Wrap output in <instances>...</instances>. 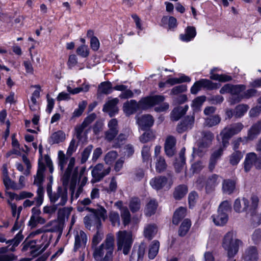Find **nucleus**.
Instances as JSON below:
<instances>
[{"instance_id": "a211bd4d", "label": "nucleus", "mask_w": 261, "mask_h": 261, "mask_svg": "<svg viewBox=\"0 0 261 261\" xmlns=\"http://www.w3.org/2000/svg\"><path fill=\"white\" fill-rule=\"evenodd\" d=\"M220 182L219 176L213 174L207 179L205 184V190L206 193H210L214 191L215 188Z\"/></svg>"}, {"instance_id": "3c124183", "label": "nucleus", "mask_w": 261, "mask_h": 261, "mask_svg": "<svg viewBox=\"0 0 261 261\" xmlns=\"http://www.w3.org/2000/svg\"><path fill=\"white\" fill-rule=\"evenodd\" d=\"M65 138V134L62 131H58L53 133L51 137L50 140L53 143H59L62 142Z\"/></svg>"}, {"instance_id": "a18cd8bd", "label": "nucleus", "mask_w": 261, "mask_h": 261, "mask_svg": "<svg viewBox=\"0 0 261 261\" xmlns=\"http://www.w3.org/2000/svg\"><path fill=\"white\" fill-rule=\"evenodd\" d=\"M7 203L11 207L12 216L18 219L22 209V206L17 207L15 203L12 202L10 200H7Z\"/></svg>"}, {"instance_id": "f03ea898", "label": "nucleus", "mask_w": 261, "mask_h": 261, "mask_svg": "<svg viewBox=\"0 0 261 261\" xmlns=\"http://www.w3.org/2000/svg\"><path fill=\"white\" fill-rule=\"evenodd\" d=\"M242 244V242L236 238V233L232 231L227 232L223 238L222 247L227 252L229 259L232 261V258L238 253L239 247Z\"/></svg>"}, {"instance_id": "cd10ccee", "label": "nucleus", "mask_w": 261, "mask_h": 261, "mask_svg": "<svg viewBox=\"0 0 261 261\" xmlns=\"http://www.w3.org/2000/svg\"><path fill=\"white\" fill-rule=\"evenodd\" d=\"M138 107H139V104L138 105L135 100H131L125 102L123 105V108L124 113L126 115H129L135 113Z\"/></svg>"}, {"instance_id": "7ed1b4c3", "label": "nucleus", "mask_w": 261, "mask_h": 261, "mask_svg": "<svg viewBox=\"0 0 261 261\" xmlns=\"http://www.w3.org/2000/svg\"><path fill=\"white\" fill-rule=\"evenodd\" d=\"M116 238L118 250H123V253L127 254L133 243L132 233L125 230L119 231L116 233Z\"/></svg>"}, {"instance_id": "5fc2aeb1", "label": "nucleus", "mask_w": 261, "mask_h": 261, "mask_svg": "<svg viewBox=\"0 0 261 261\" xmlns=\"http://www.w3.org/2000/svg\"><path fill=\"white\" fill-rule=\"evenodd\" d=\"M109 218L113 226H119L120 224V220L119 214L114 211H111L109 215Z\"/></svg>"}, {"instance_id": "2f4dec72", "label": "nucleus", "mask_w": 261, "mask_h": 261, "mask_svg": "<svg viewBox=\"0 0 261 261\" xmlns=\"http://www.w3.org/2000/svg\"><path fill=\"white\" fill-rule=\"evenodd\" d=\"M167 178L165 177H155L150 181L151 186L156 190L162 188L165 186Z\"/></svg>"}, {"instance_id": "49530a36", "label": "nucleus", "mask_w": 261, "mask_h": 261, "mask_svg": "<svg viewBox=\"0 0 261 261\" xmlns=\"http://www.w3.org/2000/svg\"><path fill=\"white\" fill-rule=\"evenodd\" d=\"M205 101V97L204 96H198L194 99L191 105L193 111H199Z\"/></svg>"}, {"instance_id": "37998d69", "label": "nucleus", "mask_w": 261, "mask_h": 261, "mask_svg": "<svg viewBox=\"0 0 261 261\" xmlns=\"http://www.w3.org/2000/svg\"><path fill=\"white\" fill-rule=\"evenodd\" d=\"M216 70L215 69H213L211 71V76L210 78L212 80L218 81L219 82H225L229 81L231 80V77L230 76L225 75V74H218L214 73V71Z\"/></svg>"}, {"instance_id": "7c9ffc66", "label": "nucleus", "mask_w": 261, "mask_h": 261, "mask_svg": "<svg viewBox=\"0 0 261 261\" xmlns=\"http://www.w3.org/2000/svg\"><path fill=\"white\" fill-rule=\"evenodd\" d=\"M158 228L155 224L147 225L144 229L145 237L149 240H151L156 234Z\"/></svg>"}, {"instance_id": "052dcab7", "label": "nucleus", "mask_w": 261, "mask_h": 261, "mask_svg": "<svg viewBox=\"0 0 261 261\" xmlns=\"http://www.w3.org/2000/svg\"><path fill=\"white\" fill-rule=\"evenodd\" d=\"M86 106L87 102L85 101H82L80 102L79 104L78 108L75 109L72 114V117H77L81 116L86 108Z\"/></svg>"}, {"instance_id": "9b49d317", "label": "nucleus", "mask_w": 261, "mask_h": 261, "mask_svg": "<svg viewBox=\"0 0 261 261\" xmlns=\"http://www.w3.org/2000/svg\"><path fill=\"white\" fill-rule=\"evenodd\" d=\"M164 99V97L161 95L145 97L140 100L139 103V107L142 109H147L163 101Z\"/></svg>"}, {"instance_id": "603ef678", "label": "nucleus", "mask_w": 261, "mask_h": 261, "mask_svg": "<svg viewBox=\"0 0 261 261\" xmlns=\"http://www.w3.org/2000/svg\"><path fill=\"white\" fill-rule=\"evenodd\" d=\"M45 222V220L40 216H31L29 221V225L31 228L35 227L37 224H43Z\"/></svg>"}, {"instance_id": "bb28decb", "label": "nucleus", "mask_w": 261, "mask_h": 261, "mask_svg": "<svg viewBox=\"0 0 261 261\" xmlns=\"http://www.w3.org/2000/svg\"><path fill=\"white\" fill-rule=\"evenodd\" d=\"M145 245L141 244L137 250H134L130 256V261L142 260L145 254Z\"/></svg>"}, {"instance_id": "c85d7f7f", "label": "nucleus", "mask_w": 261, "mask_h": 261, "mask_svg": "<svg viewBox=\"0 0 261 261\" xmlns=\"http://www.w3.org/2000/svg\"><path fill=\"white\" fill-rule=\"evenodd\" d=\"M22 158L23 163L26 166V169L24 170L23 165L19 163H16V167L18 171L23 172L24 175L28 176L30 174L31 164L30 160L25 155H23Z\"/></svg>"}, {"instance_id": "4be33fe9", "label": "nucleus", "mask_w": 261, "mask_h": 261, "mask_svg": "<svg viewBox=\"0 0 261 261\" xmlns=\"http://www.w3.org/2000/svg\"><path fill=\"white\" fill-rule=\"evenodd\" d=\"M213 221L217 226H223L228 221V216L226 213L219 212L218 210L217 214L212 216Z\"/></svg>"}, {"instance_id": "13d9d810", "label": "nucleus", "mask_w": 261, "mask_h": 261, "mask_svg": "<svg viewBox=\"0 0 261 261\" xmlns=\"http://www.w3.org/2000/svg\"><path fill=\"white\" fill-rule=\"evenodd\" d=\"M117 152L115 151H111L108 152L105 158L106 163L109 165H112L117 158Z\"/></svg>"}, {"instance_id": "79ce46f5", "label": "nucleus", "mask_w": 261, "mask_h": 261, "mask_svg": "<svg viewBox=\"0 0 261 261\" xmlns=\"http://www.w3.org/2000/svg\"><path fill=\"white\" fill-rule=\"evenodd\" d=\"M185 148H183L181 149L180 153H179V163L178 162V160L176 161V162L174 163V166L177 172H179L181 168H183L185 164Z\"/></svg>"}, {"instance_id": "dca6fc26", "label": "nucleus", "mask_w": 261, "mask_h": 261, "mask_svg": "<svg viewBox=\"0 0 261 261\" xmlns=\"http://www.w3.org/2000/svg\"><path fill=\"white\" fill-rule=\"evenodd\" d=\"M251 207V204L249 205L248 200L245 198L242 200L239 198L237 199L234 202L233 208L238 213L243 211H246L247 213Z\"/></svg>"}, {"instance_id": "393cba45", "label": "nucleus", "mask_w": 261, "mask_h": 261, "mask_svg": "<svg viewBox=\"0 0 261 261\" xmlns=\"http://www.w3.org/2000/svg\"><path fill=\"white\" fill-rule=\"evenodd\" d=\"M196 29L193 27H188L186 30L184 34L180 35V39L185 42H189L194 39L196 36Z\"/></svg>"}, {"instance_id": "de8ad7c7", "label": "nucleus", "mask_w": 261, "mask_h": 261, "mask_svg": "<svg viewBox=\"0 0 261 261\" xmlns=\"http://www.w3.org/2000/svg\"><path fill=\"white\" fill-rule=\"evenodd\" d=\"M198 81L202 88L212 90L218 88L217 84L213 83L211 81L207 79H201Z\"/></svg>"}, {"instance_id": "ddd939ff", "label": "nucleus", "mask_w": 261, "mask_h": 261, "mask_svg": "<svg viewBox=\"0 0 261 261\" xmlns=\"http://www.w3.org/2000/svg\"><path fill=\"white\" fill-rule=\"evenodd\" d=\"M91 211L93 212L96 216V227L99 230L101 227V222L100 219L102 220L105 221L107 218V211L104 207L97 205L96 209H91Z\"/></svg>"}, {"instance_id": "774afa93", "label": "nucleus", "mask_w": 261, "mask_h": 261, "mask_svg": "<svg viewBox=\"0 0 261 261\" xmlns=\"http://www.w3.org/2000/svg\"><path fill=\"white\" fill-rule=\"evenodd\" d=\"M93 149L92 145H89L85 148L82 154L81 162L84 163L88 160Z\"/></svg>"}, {"instance_id": "aec40b11", "label": "nucleus", "mask_w": 261, "mask_h": 261, "mask_svg": "<svg viewBox=\"0 0 261 261\" xmlns=\"http://www.w3.org/2000/svg\"><path fill=\"white\" fill-rule=\"evenodd\" d=\"M176 144V140L173 136H168L165 143V151L167 155L169 156H172L175 152V145Z\"/></svg>"}, {"instance_id": "0eeeda50", "label": "nucleus", "mask_w": 261, "mask_h": 261, "mask_svg": "<svg viewBox=\"0 0 261 261\" xmlns=\"http://www.w3.org/2000/svg\"><path fill=\"white\" fill-rule=\"evenodd\" d=\"M202 141L198 144V148H193V153L199 156L202 155V152L211 144L214 139V135L210 132H204L202 133Z\"/></svg>"}, {"instance_id": "a19ab883", "label": "nucleus", "mask_w": 261, "mask_h": 261, "mask_svg": "<svg viewBox=\"0 0 261 261\" xmlns=\"http://www.w3.org/2000/svg\"><path fill=\"white\" fill-rule=\"evenodd\" d=\"M58 166L60 170L63 171L67 163L68 158L62 150L58 151Z\"/></svg>"}, {"instance_id": "5701e85b", "label": "nucleus", "mask_w": 261, "mask_h": 261, "mask_svg": "<svg viewBox=\"0 0 261 261\" xmlns=\"http://www.w3.org/2000/svg\"><path fill=\"white\" fill-rule=\"evenodd\" d=\"M75 160L74 158H70L69 159V163L68 164L67 168L64 173L62 177L63 184L64 185L68 184L71 174L72 172V169L75 164Z\"/></svg>"}, {"instance_id": "1a4fd4ad", "label": "nucleus", "mask_w": 261, "mask_h": 261, "mask_svg": "<svg viewBox=\"0 0 261 261\" xmlns=\"http://www.w3.org/2000/svg\"><path fill=\"white\" fill-rule=\"evenodd\" d=\"M110 166L104 167L102 164H98L92 170L93 178L91 181L93 183L99 181L110 173Z\"/></svg>"}, {"instance_id": "72a5a7b5", "label": "nucleus", "mask_w": 261, "mask_h": 261, "mask_svg": "<svg viewBox=\"0 0 261 261\" xmlns=\"http://www.w3.org/2000/svg\"><path fill=\"white\" fill-rule=\"evenodd\" d=\"M186 208L183 207H180L176 210L172 220L173 224L177 225L179 223L180 220L186 216Z\"/></svg>"}, {"instance_id": "69168bd1", "label": "nucleus", "mask_w": 261, "mask_h": 261, "mask_svg": "<svg viewBox=\"0 0 261 261\" xmlns=\"http://www.w3.org/2000/svg\"><path fill=\"white\" fill-rule=\"evenodd\" d=\"M155 138V135L152 132H147L144 133L140 137V141L142 143H146Z\"/></svg>"}, {"instance_id": "09e8293b", "label": "nucleus", "mask_w": 261, "mask_h": 261, "mask_svg": "<svg viewBox=\"0 0 261 261\" xmlns=\"http://www.w3.org/2000/svg\"><path fill=\"white\" fill-rule=\"evenodd\" d=\"M112 84L110 82H104L101 83L98 87V92L103 94H108L112 92Z\"/></svg>"}, {"instance_id": "2eb2a0df", "label": "nucleus", "mask_w": 261, "mask_h": 261, "mask_svg": "<svg viewBox=\"0 0 261 261\" xmlns=\"http://www.w3.org/2000/svg\"><path fill=\"white\" fill-rule=\"evenodd\" d=\"M137 122L141 129L145 130L152 126L154 119L150 115H144L138 117Z\"/></svg>"}, {"instance_id": "864d4df0", "label": "nucleus", "mask_w": 261, "mask_h": 261, "mask_svg": "<svg viewBox=\"0 0 261 261\" xmlns=\"http://www.w3.org/2000/svg\"><path fill=\"white\" fill-rule=\"evenodd\" d=\"M249 107L246 105H239L236 107L234 110V116L239 118L243 116L247 111Z\"/></svg>"}, {"instance_id": "9d476101", "label": "nucleus", "mask_w": 261, "mask_h": 261, "mask_svg": "<svg viewBox=\"0 0 261 261\" xmlns=\"http://www.w3.org/2000/svg\"><path fill=\"white\" fill-rule=\"evenodd\" d=\"M77 178V170L75 169L72 172V177L70 184V191H71V201L77 199L83 191L82 186L76 187Z\"/></svg>"}, {"instance_id": "58836bf2", "label": "nucleus", "mask_w": 261, "mask_h": 261, "mask_svg": "<svg viewBox=\"0 0 261 261\" xmlns=\"http://www.w3.org/2000/svg\"><path fill=\"white\" fill-rule=\"evenodd\" d=\"M191 81L190 77L182 75L179 78H169L166 80V83L170 86L182 83L184 82H189Z\"/></svg>"}, {"instance_id": "6ab92c4d", "label": "nucleus", "mask_w": 261, "mask_h": 261, "mask_svg": "<svg viewBox=\"0 0 261 261\" xmlns=\"http://www.w3.org/2000/svg\"><path fill=\"white\" fill-rule=\"evenodd\" d=\"M243 258L244 261H257L258 253L257 248L254 246L248 248L245 251Z\"/></svg>"}, {"instance_id": "39448f33", "label": "nucleus", "mask_w": 261, "mask_h": 261, "mask_svg": "<svg viewBox=\"0 0 261 261\" xmlns=\"http://www.w3.org/2000/svg\"><path fill=\"white\" fill-rule=\"evenodd\" d=\"M243 127L244 126L241 123H237L224 128L220 133V136L222 137V143L224 147H226L228 145L229 139L233 135L241 132Z\"/></svg>"}, {"instance_id": "e2e57ef3", "label": "nucleus", "mask_w": 261, "mask_h": 261, "mask_svg": "<svg viewBox=\"0 0 261 261\" xmlns=\"http://www.w3.org/2000/svg\"><path fill=\"white\" fill-rule=\"evenodd\" d=\"M76 53L78 55L86 58L89 56V50L88 46L83 44L79 46L76 49Z\"/></svg>"}, {"instance_id": "f8f14e48", "label": "nucleus", "mask_w": 261, "mask_h": 261, "mask_svg": "<svg viewBox=\"0 0 261 261\" xmlns=\"http://www.w3.org/2000/svg\"><path fill=\"white\" fill-rule=\"evenodd\" d=\"M74 237V251H76L86 246L87 242L86 234L82 230L77 229L73 231Z\"/></svg>"}, {"instance_id": "f3484780", "label": "nucleus", "mask_w": 261, "mask_h": 261, "mask_svg": "<svg viewBox=\"0 0 261 261\" xmlns=\"http://www.w3.org/2000/svg\"><path fill=\"white\" fill-rule=\"evenodd\" d=\"M23 236L21 234V232L19 231L15 236V237L12 240H9L7 241V244H9L10 245H12V246L9 248V246L7 247H3L0 249V250L2 252H6L7 249H9L12 251H14L15 247L17 246L20 242L23 240Z\"/></svg>"}, {"instance_id": "0e129e2a", "label": "nucleus", "mask_w": 261, "mask_h": 261, "mask_svg": "<svg viewBox=\"0 0 261 261\" xmlns=\"http://www.w3.org/2000/svg\"><path fill=\"white\" fill-rule=\"evenodd\" d=\"M166 168L164 159L161 156L157 157L156 162V170L159 172L164 171Z\"/></svg>"}, {"instance_id": "b1692460", "label": "nucleus", "mask_w": 261, "mask_h": 261, "mask_svg": "<svg viewBox=\"0 0 261 261\" xmlns=\"http://www.w3.org/2000/svg\"><path fill=\"white\" fill-rule=\"evenodd\" d=\"M45 169V165L40 161L38 163V168L36 175L35 176L34 184L38 187L42 186V184L44 180V172Z\"/></svg>"}, {"instance_id": "6e6552de", "label": "nucleus", "mask_w": 261, "mask_h": 261, "mask_svg": "<svg viewBox=\"0 0 261 261\" xmlns=\"http://www.w3.org/2000/svg\"><path fill=\"white\" fill-rule=\"evenodd\" d=\"M245 172L249 171L253 166L256 169L261 168V157L258 158L254 152H250L246 154L244 162Z\"/></svg>"}, {"instance_id": "423d86ee", "label": "nucleus", "mask_w": 261, "mask_h": 261, "mask_svg": "<svg viewBox=\"0 0 261 261\" xmlns=\"http://www.w3.org/2000/svg\"><path fill=\"white\" fill-rule=\"evenodd\" d=\"M51 202L56 206L64 205L68 199L67 190L61 187H59L56 192L49 195Z\"/></svg>"}, {"instance_id": "f704fd0d", "label": "nucleus", "mask_w": 261, "mask_h": 261, "mask_svg": "<svg viewBox=\"0 0 261 261\" xmlns=\"http://www.w3.org/2000/svg\"><path fill=\"white\" fill-rule=\"evenodd\" d=\"M236 183L233 180L225 179L222 184V190L224 193L230 194L235 189Z\"/></svg>"}, {"instance_id": "a878e982", "label": "nucleus", "mask_w": 261, "mask_h": 261, "mask_svg": "<svg viewBox=\"0 0 261 261\" xmlns=\"http://www.w3.org/2000/svg\"><path fill=\"white\" fill-rule=\"evenodd\" d=\"M231 89L230 94L232 95V97L230 98V102L231 104H234L236 102H238L241 100V98L238 97L236 99L234 96L239 94L241 92L243 91L245 89V86L243 85H232Z\"/></svg>"}, {"instance_id": "4d7b16f0", "label": "nucleus", "mask_w": 261, "mask_h": 261, "mask_svg": "<svg viewBox=\"0 0 261 261\" xmlns=\"http://www.w3.org/2000/svg\"><path fill=\"white\" fill-rule=\"evenodd\" d=\"M221 121V118L218 115L207 118L205 120V124L209 127H212L218 124Z\"/></svg>"}, {"instance_id": "f257e3e1", "label": "nucleus", "mask_w": 261, "mask_h": 261, "mask_svg": "<svg viewBox=\"0 0 261 261\" xmlns=\"http://www.w3.org/2000/svg\"><path fill=\"white\" fill-rule=\"evenodd\" d=\"M114 236L112 233L106 236L104 241L98 246L93 247V256L97 261H112L115 248Z\"/></svg>"}, {"instance_id": "ea45409f", "label": "nucleus", "mask_w": 261, "mask_h": 261, "mask_svg": "<svg viewBox=\"0 0 261 261\" xmlns=\"http://www.w3.org/2000/svg\"><path fill=\"white\" fill-rule=\"evenodd\" d=\"M158 204L154 200H151L147 204L145 209V214L147 216H150L155 214Z\"/></svg>"}, {"instance_id": "c9c22d12", "label": "nucleus", "mask_w": 261, "mask_h": 261, "mask_svg": "<svg viewBox=\"0 0 261 261\" xmlns=\"http://www.w3.org/2000/svg\"><path fill=\"white\" fill-rule=\"evenodd\" d=\"M160 248V242L157 240L153 241L149 247L148 256L153 259L157 255Z\"/></svg>"}, {"instance_id": "8fccbe9b", "label": "nucleus", "mask_w": 261, "mask_h": 261, "mask_svg": "<svg viewBox=\"0 0 261 261\" xmlns=\"http://www.w3.org/2000/svg\"><path fill=\"white\" fill-rule=\"evenodd\" d=\"M242 158L241 151H235L229 156V163L231 165H237Z\"/></svg>"}, {"instance_id": "4468645a", "label": "nucleus", "mask_w": 261, "mask_h": 261, "mask_svg": "<svg viewBox=\"0 0 261 261\" xmlns=\"http://www.w3.org/2000/svg\"><path fill=\"white\" fill-rule=\"evenodd\" d=\"M118 101L119 100L117 98L109 99L104 105L103 111L108 113L111 117H112L118 112V109L117 105Z\"/></svg>"}, {"instance_id": "6e6d98bb", "label": "nucleus", "mask_w": 261, "mask_h": 261, "mask_svg": "<svg viewBox=\"0 0 261 261\" xmlns=\"http://www.w3.org/2000/svg\"><path fill=\"white\" fill-rule=\"evenodd\" d=\"M129 207L133 213L138 211L141 207V202L138 198H133L130 199Z\"/></svg>"}, {"instance_id": "412c9836", "label": "nucleus", "mask_w": 261, "mask_h": 261, "mask_svg": "<svg viewBox=\"0 0 261 261\" xmlns=\"http://www.w3.org/2000/svg\"><path fill=\"white\" fill-rule=\"evenodd\" d=\"M95 118L96 115L91 114L85 118L81 125L76 127L75 130L78 137L81 135L84 130L95 120Z\"/></svg>"}, {"instance_id": "680f3d73", "label": "nucleus", "mask_w": 261, "mask_h": 261, "mask_svg": "<svg viewBox=\"0 0 261 261\" xmlns=\"http://www.w3.org/2000/svg\"><path fill=\"white\" fill-rule=\"evenodd\" d=\"M184 109L181 107L175 108L171 114V119L173 120L177 121L181 116L185 114V112H182Z\"/></svg>"}, {"instance_id": "20e7f679", "label": "nucleus", "mask_w": 261, "mask_h": 261, "mask_svg": "<svg viewBox=\"0 0 261 261\" xmlns=\"http://www.w3.org/2000/svg\"><path fill=\"white\" fill-rule=\"evenodd\" d=\"M251 207L247 212L246 218L253 226H257L261 223V212L257 210L258 198L253 195L251 198Z\"/></svg>"}, {"instance_id": "4c0bfd02", "label": "nucleus", "mask_w": 261, "mask_h": 261, "mask_svg": "<svg viewBox=\"0 0 261 261\" xmlns=\"http://www.w3.org/2000/svg\"><path fill=\"white\" fill-rule=\"evenodd\" d=\"M188 192V188L185 185L177 186L174 192V197L176 200H179L184 197Z\"/></svg>"}, {"instance_id": "bf43d9fd", "label": "nucleus", "mask_w": 261, "mask_h": 261, "mask_svg": "<svg viewBox=\"0 0 261 261\" xmlns=\"http://www.w3.org/2000/svg\"><path fill=\"white\" fill-rule=\"evenodd\" d=\"M121 217L123 224L125 226L129 224L130 221V214L127 208H124L120 212Z\"/></svg>"}, {"instance_id": "473e14b6", "label": "nucleus", "mask_w": 261, "mask_h": 261, "mask_svg": "<svg viewBox=\"0 0 261 261\" xmlns=\"http://www.w3.org/2000/svg\"><path fill=\"white\" fill-rule=\"evenodd\" d=\"M261 132V121L254 124L249 129L248 134V139L252 140Z\"/></svg>"}, {"instance_id": "c03bdc74", "label": "nucleus", "mask_w": 261, "mask_h": 261, "mask_svg": "<svg viewBox=\"0 0 261 261\" xmlns=\"http://www.w3.org/2000/svg\"><path fill=\"white\" fill-rule=\"evenodd\" d=\"M191 226V221L188 219H185L179 227L178 230L179 235L181 237L185 236L188 232Z\"/></svg>"}, {"instance_id": "338daca9", "label": "nucleus", "mask_w": 261, "mask_h": 261, "mask_svg": "<svg viewBox=\"0 0 261 261\" xmlns=\"http://www.w3.org/2000/svg\"><path fill=\"white\" fill-rule=\"evenodd\" d=\"M231 210V203L228 200H225L222 202L218 208V211L219 212H222L223 213H226L228 214V213Z\"/></svg>"}, {"instance_id": "c756f323", "label": "nucleus", "mask_w": 261, "mask_h": 261, "mask_svg": "<svg viewBox=\"0 0 261 261\" xmlns=\"http://www.w3.org/2000/svg\"><path fill=\"white\" fill-rule=\"evenodd\" d=\"M113 89L117 91H121V93L119 95V97L122 99H127L131 98L133 96V92L127 89L126 86L123 85H119L115 86Z\"/></svg>"}, {"instance_id": "e433bc0d", "label": "nucleus", "mask_w": 261, "mask_h": 261, "mask_svg": "<svg viewBox=\"0 0 261 261\" xmlns=\"http://www.w3.org/2000/svg\"><path fill=\"white\" fill-rule=\"evenodd\" d=\"M163 25H168L169 29H174L177 27V20L173 16H164L161 20Z\"/></svg>"}]
</instances>
